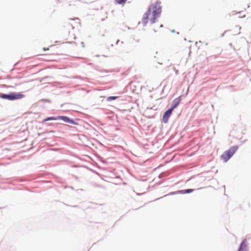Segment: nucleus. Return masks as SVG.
Masks as SVG:
<instances>
[{
  "mask_svg": "<svg viewBox=\"0 0 251 251\" xmlns=\"http://www.w3.org/2000/svg\"><path fill=\"white\" fill-rule=\"evenodd\" d=\"M43 50H45V51L48 50H49V48H43Z\"/></svg>",
  "mask_w": 251,
  "mask_h": 251,
  "instance_id": "14",
  "label": "nucleus"
},
{
  "mask_svg": "<svg viewBox=\"0 0 251 251\" xmlns=\"http://www.w3.org/2000/svg\"><path fill=\"white\" fill-rule=\"evenodd\" d=\"M121 43L122 44H123V43H124V42H123V41H121Z\"/></svg>",
  "mask_w": 251,
  "mask_h": 251,
  "instance_id": "19",
  "label": "nucleus"
},
{
  "mask_svg": "<svg viewBox=\"0 0 251 251\" xmlns=\"http://www.w3.org/2000/svg\"><path fill=\"white\" fill-rule=\"evenodd\" d=\"M162 26H163V25H162V24H158V26L159 27H162Z\"/></svg>",
  "mask_w": 251,
  "mask_h": 251,
  "instance_id": "15",
  "label": "nucleus"
},
{
  "mask_svg": "<svg viewBox=\"0 0 251 251\" xmlns=\"http://www.w3.org/2000/svg\"><path fill=\"white\" fill-rule=\"evenodd\" d=\"M75 5V4H74V3L70 4V5Z\"/></svg>",
  "mask_w": 251,
  "mask_h": 251,
  "instance_id": "18",
  "label": "nucleus"
},
{
  "mask_svg": "<svg viewBox=\"0 0 251 251\" xmlns=\"http://www.w3.org/2000/svg\"><path fill=\"white\" fill-rule=\"evenodd\" d=\"M158 18L159 17L154 13L147 10L143 15L142 19V23L144 26L148 24L152 25L157 23Z\"/></svg>",
  "mask_w": 251,
  "mask_h": 251,
  "instance_id": "1",
  "label": "nucleus"
},
{
  "mask_svg": "<svg viewBox=\"0 0 251 251\" xmlns=\"http://www.w3.org/2000/svg\"><path fill=\"white\" fill-rule=\"evenodd\" d=\"M79 21L78 18L70 19L66 23L65 27L68 28L69 30L73 29L75 26L79 24Z\"/></svg>",
  "mask_w": 251,
  "mask_h": 251,
  "instance_id": "5",
  "label": "nucleus"
},
{
  "mask_svg": "<svg viewBox=\"0 0 251 251\" xmlns=\"http://www.w3.org/2000/svg\"><path fill=\"white\" fill-rule=\"evenodd\" d=\"M117 98V97H114V96H111L107 98V100H116Z\"/></svg>",
  "mask_w": 251,
  "mask_h": 251,
  "instance_id": "13",
  "label": "nucleus"
},
{
  "mask_svg": "<svg viewBox=\"0 0 251 251\" xmlns=\"http://www.w3.org/2000/svg\"><path fill=\"white\" fill-rule=\"evenodd\" d=\"M173 110L171 108L169 109L164 114L163 116V121L164 123H167L168 122V120L171 115Z\"/></svg>",
  "mask_w": 251,
  "mask_h": 251,
  "instance_id": "6",
  "label": "nucleus"
},
{
  "mask_svg": "<svg viewBox=\"0 0 251 251\" xmlns=\"http://www.w3.org/2000/svg\"><path fill=\"white\" fill-rule=\"evenodd\" d=\"M57 119L58 120H62L64 122L67 123L72 124H75V122L73 120L70 119L69 118H68L67 116H59L57 117Z\"/></svg>",
  "mask_w": 251,
  "mask_h": 251,
  "instance_id": "7",
  "label": "nucleus"
},
{
  "mask_svg": "<svg viewBox=\"0 0 251 251\" xmlns=\"http://www.w3.org/2000/svg\"><path fill=\"white\" fill-rule=\"evenodd\" d=\"M161 4V3L160 1L156 0L151 4V5L148 7V10L159 17L162 12V6Z\"/></svg>",
  "mask_w": 251,
  "mask_h": 251,
  "instance_id": "2",
  "label": "nucleus"
},
{
  "mask_svg": "<svg viewBox=\"0 0 251 251\" xmlns=\"http://www.w3.org/2000/svg\"><path fill=\"white\" fill-rule=\"evenodd\" d=\"M25 97V95L21 93L11 92L9 94H0V98L9 100L22 99Z\"/></svg>",
  "mask_w": 251,
  "mask_h": 251,
  "instance_id": "3",
  "label": "nucleus"
},
{
  "mask_svg": "<svg viewBox=\"0 0 251 251\" xmlns=\"http://www.w3.org/2000/svg\"><path fill=\"white\" fill-rule=\"evenodd\" d=\"M193 191H194V189H188L180 191H179V193L180 194L189 193L192 192Z\"/></svg>",
  "mask_w": 251,
  "mask_h": 251,
  "instance_id": "9",
  "label": "nucleus"
},
{
  "mask_svg": "<svg viewBox=\"0 0 251 251\" xmlns=\"http://www.w3.org/2000/svg\"><path fill=\"white\" fill-rule=\"evenodd\" d=\"M117 3L120 4H125L127 0H114Z\"/></svg>",
  "mask_w": 251,
  "mask_h": 251,
  "instance_id": "12",
  "label": "nucleus"
},
{
  "mask_svg": "<svg viewBox=\"0 0 251 251\" xmlns=\"http://www.w3.org/2000/svg\"><path fill=\"white\" fill-rule=\"evenodd\" d=\"M237 149L238 147L237 146H233L230 148L228 150L226 151L221 155V159L224 161V162H227L236 152Z\"/></svg>",
  "mask_w": 251,
  "mask_h": 251,
  "instance_id": "4",
  "label": "nucleus"
},
{
  "mask_svg": "<svg viewBox=\"0 0 251 251\" xmlns=\"http://www.w3.org/2000/svg\"><path fill=\"white\" fill-rule=\"evenodd\" d=\"M57 120L58 119H57V117H48V118H46L45 119H44L43 121V122H47L48 121H50V120Z\"/></svg>",
  "mask_w": 251,
  "mask_h": 251,
  "instance_id": "11",
  "label": "nucleus"
},
{
  "mask_svg": "<svg viewBox=\"0 0 251 251\" xmlns=\"http://www.w3.org/2000/svg\"><path fill=\"white\" fill-rule=\"evenodd\" d=\"M157 28H158V27H153V29L155 31H156V29H157Z\"/></svg>",
  "mask_w": 251,
  "mask_h": 251,
  "instance_id": "16",
  "label": "nucleus"
},
{
  "mask_svg": "<svg viewBox=\"0 0 251 251\" xmlns=\"http://www.w3.org/2000/svg\"><path fill=\"white\" fill-rule=\"evenodd\" d=\"M120 42V40H118L117 41V42H116V44H117V45H118V43H119Z\"/></svg>",
  "mask_w": 251,
  "mask_h": 251,
  "instance_id": "17",
  "label": "nucleus"
},
{
  "mask_svg": "<svg viewBox=\"0 0 251 251\" xmlns=\"http://www.w3.org/2000/svg\"><path fill=\"white\" fill-rule=\"evenodd\" d=\"M246 247V241H244L241 243L240 248L238 249V251H242L243 248Z\"/></svg>",
  "mask_w": 251,
  "mask_h": 251,
  "instance_id": "10",
  "label": "nucleus"
},
{
  "mask_svg": "<svg viewBox=\"0 0 251 251\" xmlns=\"http://www.w3.org/2000/svg\"><path fill=\"white\" fill-rule=\"evenodd\" d=\"M181 101L180 97L177 98L175 100H174L173 101L172 106L171 108L173 110L175 108H176L178 104H179L180 102Z\"/></svg>",
  "mask_w": 251,
  "mask_h": 251,
  "instance_id": "8",
  "label": "nucleus"
}]
</instances>
